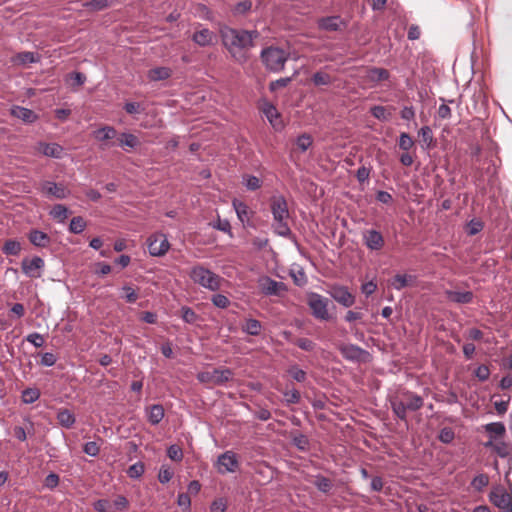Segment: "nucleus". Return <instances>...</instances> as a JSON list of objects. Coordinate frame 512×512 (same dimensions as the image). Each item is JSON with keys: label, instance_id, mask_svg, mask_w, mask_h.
Wrapping results in <instances>:
<instances>
[{"label": "nucleus", "instance_id": "nucleus-11", "mask_svg": "<svg viewBox=\"0 0 512 512\" xmlns=\"http://www.w3.org/2000/svg\"><path fill=\"white\" fill-rule=\"evenodd\" d=\"M148 250L151 256L160 257L170 248L168 238L163 233H155L147 239Z\"/></svg>", "mask_w": 512, "mask_h": 512}, {"label": "nucleus", "instance_id": "nucleus-40", "mask_svg": "<svg viewBox=\"0 0 512 512\" xmlns=\"http://www.w3.org/2000/svg\"><path fill=\"white\" fill-rule=\"evenodd\" d=\"M85 227L86 222L82 217L78 216L71 219L69 230L74 234H79L84 231Z\"/></svg>", "mask_w": 512, "mask_h": 512}, {"label": "nucleus", "instance_id": "nucleus-3", "mask_svg": "<svg viewBox=\"0 0 512 512\" xmlns=\"http://www.w3.org/2000/svg\"><path fill=\"white\" fill-rule=\"evenodd\" d=\"M423 404V398L410 391H403L391 400V408L401 420L407 419V411H417Z\"/></svg>", "mask_w": 512, "mask_h": 512}, {"label": "nucleus", "instance_id": "nucleus-52", "mask_svg": "<svg viewBox=\"0 0 512 512\" xmlns=\"http://www.w3.org/2000/svg\"><path fill=\"white\" fill-rule=\"evenodd\" d=\"M173 474H174L173 471L169 467H166L163 465L160 468V471L158 474V480L162 484L168 483L172 479Z\"/></svg>", "mask_w": 512, "mask_h": 512}, {"label": "nucleus", "instance_id": "nucleus-58", "mask_svg": "<svg viewBox=\"0 0 512 512\" xmlns=\"http://www.w3.org/2000/svg\"><path fill=\"white\" fill-rule=\"evenodd\" d=\"M291 80H292L291 77H285V78H280L275 81H272L269 85V89H270V91L275 92L279 88L286 87L291 82Z\"/></svg>", "mask_w": 512, "mask_h": 512}, {"label": "nucleus", "instance_id": "nucleus-34", "mask_svg": "<svg viewBox=\"0 0 512 512\" xmlns=\"http://www.w3.org/2000/svg\"><path fill=\"white\" fill-rule=\"evenodd\" d=\"M2 251L6 255L17 256L21 251V244L17 240H7L3 245Z\"/></svg>", "mask_w": 512, "mask_h": 512}, {"label": "nucleus", "instance_id": "nucleus-28", "mask_svg": "<svg viewBox=\"0 0 512 512\" xmlns=\"http://www.w3.org/2000/svg\"><path fill=\"white\" fill-rule=\"evenodd\" d=\"M262 325L256 319H247L242 326V331L248 335L258 336L261 333Z\"/></svg>", "mask_w": 512, "mask_h": 512}, {"label": "nucleus", "instance_id": "nucleus-2", "mask_svg": "<svg viewBox=\"0 0 512 512\" xmlns=\"http://www.w3.org/2000/svg\"><path fill=\"white\" fill-rule=\"evenodd\" d=\"M269 205L273 216V231L279 236L290 237L292 235L288 224L290 213L285 197L282 195H273L269 200Z\"/></svg>", "mask_w": 512, "mask_h": 512}, {"label": "nucleus", "instance_id": "nucleus-62", "mask_svg": "<svg viewBox=\"0 0 512 512\" xmlns=\"http://www.w3.org/2000/svg\"><path fill=\"white\" fill-rule=\"evenodd\" d=\"M295 344L302 350L312 351L315 348V343L308 338H299Z\"/></svg>", "mask_w": 512, "mask_h": 512}, {"label": "nucleus", "instance_id": "nucleus-9", "mask_svg": "<svg viewBox=\"0 0 512 512\" xmlns=\"http://www.w3.org/2000/svg\"><path fill=\"white\" fill-rule=\"evenodd\" d=\"M328 299L317 294L311 293L308 298V305L312 311L313 316L319 320H328L330 318L328 312Z\"/></svg>", "mask_w": 512, "mask_h": 512}, {"label": "nucleus", "instance_id": "nucleus-48", "mask_svg": "<svg viewBox=\"0 0 512 512\" xmlns=\"http://www.w3.org/2000/svg\"><path fill=\"white\" fill-rule=\"evenodd\" d=\"M25 339L36 348L42 347L45 343L43 335L37 332L30 333Z\"/></svg>", "mask_w": 512, "mask_h": 512}, {"label": "nucleus", "instance_id": "nucleus-49", "mask_svg": "<svg viewBox=\"0 0 512 512\" xmlns=\"http://www.w3.org/2000/svg\"><path fill=\"white\" fill-rule=\"evenodd\" d=\"M212 303L221 309H225L230 305V300L223 294H214L211 297Z\"/></svg>", "mask_w": 512, "mask_h": 512}, {"label": "nucleus", "instance_id": "nucleus-45", "mask_svg": "<svg viewBox=\"0 0 512 512\" xmlns=\"http://www.w3.org/2000/svg\"><path fill=\"white\" fill-rule=\"evenodd\" d=\"M489 483V478L485 474H479L475 476L471 482L474 489L481 491Z\"/></svg>", "mask_w": 512, "mask_h": 512}, {"label": "nucleus", "instance_id": "nucleus-18", "mask_svg": "<svg viewBox=\"0 0 512 512\" xmlns=\"http://www.w3.org/2000/svg\"><path fill=\"white\" fill-rule=\"evenodd\" d=\"M318 27L325 31H338L345 27V22L339 16H328L318 20Z\"/></svg>", "mask_w": 512, "mask_h": 512}, {"label": "nucleus", "instance_id": "nucleus-43", "mask_svg": "<svg viewBox=\"0 0 512 512\" xmlns=\"http://www.w3.org/2000/svg\"><path fill=\"white\" fill-rule=\"evenodd\" d=\"M144 471V464L142 462H137L128 468L127 474L130 478L137 479L143 475Z\"/></svg>", "mask_w": 512, "mask_h": 512}, {"label": "nucleus", "instance_id": "nucleus-54", "mask_svg": "<svg viewBox=\"0 0 512 512\" xmlns=\"http://www.w3.org/2000/svg\"><path fill=\"white\" fill-rule=\"evenodd\" d=\"M112 505V510H117V511H124L127 509L128 505H129V502L127 500V498L123 495H118L113 504Z\"/></svg>", "mask_w": 512, "mask_h": 512}, {"label": "nucleus", "instance_id": "nucleus-36", "mask_svg": "<svg viewBox=\"0 0 512 512\" xmlns=\"http://www.w3.org/2000/svg\"><path fill=\"white\" fill-rule=\"evenodd\" d=\"M68 208L62 204H56L52 207L50 215L59 222H64L68 216Z\"/></svg>", "mask_w": 512, "mask_h": 512}, {"label": "nucleus", "instance_id": "nucleus-16", "mask_svg": "<svg viewBox=\"0 0 512 512\" xmlns=\"http://www.w3.org/2000/svg\"><path fill=\"white\" fill-rule=\"evenodd\" d=\"M363 241L370 250H381L385 243L382 234L374 229L364 231Z\"/></svg>", "mask_w": 512, "mask_h": 512}, {"label": "nucleus", "instance_id": "nucleus-7", "mask_svg": "<svg viewBox=\"0 0 512 512\" xmlns=\"http://www.w3.org/2000/svg\"><path fill=\"white\" fill-rule=\"evenodd\" d=\"M233 372L228 368L214 369L200 372L197 375L199 382L204 384L224 385L232 379Z\"/></svg>", "mask_w": 512, "mask_h": 512}, {"label": "nucleus", "instance_id": "nucleus-25", "mask_svg": "<svg viewBox=\"0 0 512 512\" xmlns=\"http://www.w3.org/2000/svg\"><path fill=\"white\" fill-rule=\"evenodd\" d=\"M30 242L36 247H46L50 243V237L43 231L31 230L29 233Z\"/></svg>", "mask_w": 512, "mask_h": 512}, {"label": "nucleus", "instance_id": "nucleus-31", "mask_svg": "<svg viewBox=\"0 0 512 512\" xmlns=\"http://www.w3.org/2000/svg\"><path fill=\"white\" fill-rule=\"evenodd\" d=\"M418 135L421 138V143L423 148H431L433 145L434 137L433 132L429 126H423L419 132Z\"/></svg>", "mask_w": 512, "mask_h": 512}, {"label": "nucleus", "instance_id": "nucleus-19", "mask_svg": "<svg viewBox=\"0 0 512 512\" xmlns=\"http://www.w3.org/2000/svg\"><path fill=\"white\" fill-rule=\"evenodd\" d=\"M38 150L45 156L60 159L64 154V148L57 143H38Z\"/></svg>", "mask_w": 512, "mask_h": 512}, {"label": "nucleus", "instance_id": "nucleus-15", "mask_svg": "<svg viewBox=\"0 0 512 512\" xmlns=\"http://www.w3.org/2000/svg\"><path fill=\"white\" fill-rule=\"evenodd\" d=\"M331 297L344 307H351L355 303V297L345 286L336 285L330 290Z\"/></svg>", "mask_w": 512, "mask_h": 512}, {"label": "nucleus", "instance_id": "nucleus-64", "mask_svg": "<svg viewBox=\"0 0 512 512\" xmlns=\"http://www.w3.org/2000/svg\"><path fill=\"white\" fill-rule=\"evenodd\" d=\"M483 228V225L480 221L477 220H471L467 225V233L470 236L476 235L479 233Z\"/></svg>", "mask_w": 512, "mask_h": 512}, {"label": "nucleus", "instance_id": "nucleus-35", "mask_svg": "<svg viewBox=\"0 0 512 512\" xmlns=\"http://www.w3.org/2000/svg\"><path fill=\"white\" fill-rule=\"evenodd\" d=\"M368 79L373 82H380L388 79L389 72L383 68H372L368 71Z\"/></svg>", "mask_w": 512, "mask_h": 512}, {"label": "nucleus", "instance_id": "nucleus-47", "mask_svg": "<svg viewBox=\"0 0 512 512\" xmlns=\"http://www.w3.org/2000/svg\"><path fill=\"white\" fill-rule=\"evenodd\" d=\"M312 81L316 86L329 85L331 83V77L327 73L316 72L312 76Z\"/></svg>", "mask_w": 512, "mask_h": 512}, {"label": "nucleus", "instance_id": "nucleus-44", "mask_svg": "<svg viewBox=\"0 0 512 512\" xmlns=\"http://www.w3.org/2000/svg\"><path fill=\"white\" fill-rule=\"evenodd\" d=\"M371 114L380 121H387L389 119V114L384 106L376 105L371 107Z\"/></svg>", "mask_w": 512, "mask_h": 512}, {"label": "nucleus", "instance_id": "nucleus-10", "mask_svg": "<svg viewBox=\"0 0 512 512\" xmlns=\"http://www.w3.org/2000/svg\"><path fill=\"white\" fill-rule=\"evenodd\" d=\"M258 286L265 296H282L287 291L285 283L276 281L269 276L260 277Z\"/></svg>", "mask_w": 512, "mask_h": 512}, {"label": "nucleus", "instance_id": "nucleus-37", "mask_svg": "<svg viewBox=\"0 0 512 512\" xmlns=\"http://www.w3.org/2000/svg\"><path fill=\"white\" fill-rule=\"evenodd\" d=\"M40 397V391L37 388H27L23 390L21 398L25 404H32Z\"/></svg>", "mask_w": 512, "mask_h": 512}, {"label": "nucleus", "instance_id": "nucleus-22", "mask_svg": "<svg viewBox=\"0 0 512 512\" xmlns=\"http://www.w3.org/2000/svg\"><path fill=\"white\" fill-rule=\"evenodd\" d=\"M40 60V57L35 52L25 51L17 53L11 58V61L15 65L25 66L31 63H36Z\"/></svg>", "mask_w": 512, "mask_h": 512}, {"label": "nucleus", "instance_id": "nucleus-32", "mask_svg": "<svg viewBox=\"0 0 512 512\" xmlns=\"http://www.w3.org/2000/svg\"><path fill=\"white\" fill-rule=\"evenodd\" d=\"M414 280V277L406 274H397L392 279L391 285L396 290H401L408 286L410 282Z\"/></svg>", "mask_w": 512, "mask_h": 512}, {"label": "nucleus", "instance_id": "nucleus-42", "mask_svg": "<svg viewBox=\"0 0 512 512\" xmlns=\"http://www.w3.org/2000/svg\"><path fill=\"white\" fill-rule=\"evenodd\" d=\"M313 143V140H312V137L309 135V134H302L300 135L297 139H296V145H297V148L301 151V152H305L306 150L309 149V147H311Z\"/></svg>", "mask_w": 512, "mask_h": 512}, {"label": "nucleus", "instance_id": "nucleus-27", "mask_svg": "<svg viewBox=\"0 0 512 512\" xmlns=\"http://www.w3.org/2000/svg\"><path fill=\"white\" fill-rule=\"evenodd\" d=\"M171 76V69L168 67H156L148 72V78L151 81L166 80Z\"/></svg>", "mask_w": 512, "mask_h": 512}, {"label": "nucleus", "instance_id": "nucleus-53", "mask_svg": "<svg viewBox=\"0 0 512 512\" xmlns=\"http://www.w3.org/2000/svg\"><path fill=\"white\" fill-rule=\"evenodd\" d=\"M283 396L287 404H296L300 401V393L296 389L283 392Z\"/></svg>", "mask_w": 512, "mask_h": 512}, {"label": "nucleus", "instance_id": "nucleus-20", "mask_svg": "<svg viewBox=\"0 0 512 512\" xmlns=\"http://www.w3.org/2000/svg\"><path fill=\"white\" fill-rule=\"evenodd\" d=\"M11 115L28 124L33 123L38 119V116L34 111L22 106H13L11 108Z\"/></svg>", "mask_w": 512, "mask_h": 512}, {"label": "nucleus", "instance_id": "nucleus-57", "mask_svg": "<svg viewBox=\"0 0 512 512\" xmlns=\"http://www.w3.org/2000/svg\"><path fill=\"white\" fill-rule=\"evenodd\" d=\"M182 319L189 324L195 323L197 320L196 313L189 307H182Z\"/></svg>", "mask_w": 512, "mask_h": 512}, {"label": "nucleus", "instance_id": "nucleus-55", "mask_svg": "<svg viewBox=\"0 0 512 512\" xmlns=\"http://www.w3.org/2000/svg\"><path fill=\"white\" fill-rule=\"evenodd\" d=\"M455 434L451 428L445 427L440 430L439 440L442 443L449 444L453 441Z\"/></svg>", "mask_w": 512, "mask_h": 512}, {"label": "nucleus", "instance_id": "nucleus-39", "mask_svg": "<svg viewBox=\"0 0 512 512\" xmlns=\"http://www.w3.org/2000/svg\"><path fill=\"white\" fill-rule=\"evenodd\" d=\"M398 145L401 150L409 151L415 145V142L408 133L402 132L399 136Z\"/></svg>", "mask_w": 512, "mask_h": 512}, {"label": "nucleus", "instance_id": "nucleus-38", "mask_svg": "<svg viewBox=\"0 0 512 512\" xmlns=\"http://www.w3.org/2000/svg\"><path fill=\"white\" fill-rule=\"evenodd\" d=\"M313 483L323 493H328L333 486L331 480L322 475H317Z\"/></svg>", "mask_w": 512, "mask_h": 512}, {"label": "nucleus", "instance_id": "nucleus-50", "mask_svg": "<svg viewBox=\"0 0 512 512\" xmlns=\"http://www.w3.org/2000/svg\"><path fill=\"white\" fill-rule=\"evenodd\" d=\"M288 373L297 382H304L306 379V372L296 365L290 367Z\"/></svg>", "mask_w": 512, "mask_h": 512}, {"label": "nucleus", "instance_id": "nucleus-33", "mask_svg": "<svg viewBox=\"0 0 512 512\" xmlns=\"http://www.w3.org/2000/svg\"><path fill=\"white\" fill-rule=\"evenodd\" d=\"M118 140L121 147L135 148L139 145L138 138L131 133L120 134Z\"/></svg>", "mask_w": 512, "mask_h": 512}, {"label": "nucleus", "instance_id": "nucleus-51", "mask_svg": "<svg viewBox=\"0 0 512 512\" xmlns=\"http://www.w3.org/2000/svg\"><path fill=\"white\" fill-rule=\"evenodd\" d=\"M167 455L173 461H181L183 458L182 449L178 445H171L167 450Z\"/></svg>", "mask_w": 512, "mask_h": 512}, {"label": "nucleus", "instance_id": "nucleus-4", "mask_svg": "<svg viewBox=\"0 0 512 512\" xmlns=\"http://www.w3.org/2000/svg\"><path fill=\"white\" fill-rule=\"evenodd\" d=\"M189 276L195 284H198L212 292L218 291L224 282V279L220 275L214 273L203 265H196L192 267L189 272Z\"/></svg>", "mask_w": 512, "mask_h": 512}, {"label": "nucleus", "instance_id": "nucleus-21", "mask_svg": "<svg viewBox=\"0 0 512 512\" xmlns=\"http://www.w3.org/2000/svg\"><path fill=\"white\" fill-rule=\"evenodd\" d=\"M445 295L449 301L458 304H467L473 300V293L471 291L446 290Z\"/></svg>", "mask_w": 512, "mask_h": 512}, {"label": "nucleus", "instance_id": "nucleus-5", "mask_svg": "<svg viewBox=\"0 0 512 512\" xmlns=\"http://www.w3.org/2000/svg\"><path fill=\"white\" fill-rule=\"evenodd\" d=\"M262 63L271 72H280L284 69L289 58V52L276 46L264 48L260 54Z\"/></svg>", "mask_w": 512, "mask_h": 512}, {"label": "nucleus", "instance_id": "nucleus-17", "mask_svg": "<svg viewBox=\"0 0 512 512\" xmlns=\"http://www.w3.org/2000/svg\"><path fill=\"white\" fill-rule=\"evenodd\" d=\"M215 39V33L208 28H201L195 31L192 35L193 42L199 45L200 47L212 45Z\"/></svg>", "mask_w": 512, "mask_h": 512}, {"label": "nucleus", "instance_id": "nucleus-6", "mask_svg": "<svg viewBox=\"0 0 512 512\" xmlns=\"http://www.w3.org/2000/svg\"><path fill=\"white\" fill-rule=\"evenodd\" d=\"M338 350L341 355L348 361L358 362V363H366L371 359L370 353L355 345L350 343H342L338 345Z\"/></svg>", "mask_w": 512, "mask_h": 512}, {"label": "nucleus", "instance_id": "nucleus-14", "mask_svg": "<svg viewBox=\"0 0 512 512\" xmlns=\"http://www.w3.org/2000/svg\"><path fill=\"white\" fill-rule=\"evenodd\" d=\"M41 191L47 197L56 199H65L70 195V190L65 185L53 181H44L41 184Z\"/></svg>", "mask_w": 512, "mask_h": 512}, {"label": "nucleus", "instance_id": "nucleus-13", "mask_svg": "<svg viewBox=\"0 0 512 512\" xmlns=\"http://www.w3.org/2000/svg\"><path fill=\"white\" fill-rule=\"evenodd\" d=\"M45 266L44 260L39 256L33 258H24L21 262L22 272L30 278L41 277L42 270Z\"/></svg>", "mask_w": 512, "mask_h": 512}, {"label": "nucleus", "instance_id": "nucleus-12", "mask_svg": "<svg viewBox=\"0 0 512 512\" xmlns=\"http://www.w3.org/2000/svg\"><path fill=\"white\" fill-rule=\"evenodd\" d=\"M490 501L502 512H512V494L503 487H496L491 491Z\"/></svg>", "mask_w": 512, "mask_h": 512}, {"label": "nucleus", "instance_id": "nucleus-1", "mask_svg": "<svg viewBox=\"0 0 512 512\" xmlns=\"http://www.w3.org/2000/svg\"><path fill=\"white\" fill-rule=\"evenodd\" d=\"M220 35L224 47L232 58L243 64L248 60L247 52L254 46V40L258 38L259 33L256 30H238L225 26L220 29Z\"/></svg>", "mask_w": 512, "mask_h": 512}, {"label": "nucleus", "instance_id": "nucleus-30", "mask_svg": "<svg viewBox=\"0 0 512 512\" xmlns=\"http://www.w3.org/2000/svg\"><path fill=\"white\" fill-rule=\"evenodd\" d=\"M233 207L235 209L238 219L242 223H245L246 221L249 220V207L245 203L234 199Z\"/></svg>", "mask_w": 512, "mask_h": 512}, {"label": "nucleus", "instance_id": "nucleus-63", "mask_svg": "<svg viewBox=\"0 0 512 512\" xmlns=\"http://www.w3.org/2000/svg\"><path fill=\"white\" fill-rule=\"evenodd\" d=\"M252 7L251 0H244L239 3H237L234 7V13L235 14H244L247 11H249Z\"/></svg>", "mask_w": 512, "mask_h": 512}, {"label": "nucleus", "instance_id": "nucleus-26", "mask_svg": "<svg viewBox=\"0 0 512 512\" xmlns=\"http://www.w3.org/2000/svg\"><path fill=\"white\" fill-rule=\"evenodd\" d=\"M58 423L64 428H71L76 421L74 414L68 409H60L57 413Z\"/></svg>", "mask_w": 512, "mask_h": 512}, {"label": "nucleus", "instance_id": "nucleus-61", "mask_svg": "<svg viewBox=\"0 0 512 512\" xmlns=\"http://www.w3.org/2000/svg\"><path fill=\"white\" fill-rule=\"evenodd\" d=\"M83 451L89 456L96 457L99 454L100 449L96 442L90 441L84 445Z\"/></svg>", "mask_w": 512, "mask_h": 512}, {"label": "nucleus", "instance_id": "nucleus-41", "mask_svg": "<svg viewBox=\"0 0 512 512\" xmlns=\"http://www.w3.org/2000/svg\"><path fill=\"white\" fill-rule=\"evenodd\" d=\"M485 430L493 436H502L505 434V426L501 422L489 423L485 426Z\"/></svg>", "mask_w": 512, "mask_h": 512}, {"label": "nucleus", "instance_id": "nucleus-59", "mask_svg": "<svg viewBox=\"0 0 512 512\" xmlns=\"http://www.w3.org/2000/svg\"><path fill=\"white\" fill-rule=\"evenodd\" d=\"M73 86H82L86 81V76L81 72H73L68 76Z\"/></svg>", "mask_w": 512, "mask_h": 512}, {"label": "nucleus", "instance_id": "nucleus-29", "mask_svg": "<svg viewBox=\"0 0 512 512\" xmlns=\"http://www.w3.org/2000/svg\"><path fill=\"white\" fill-rule=\"evenodd\" d=\"M93 135L98 141H106L116 136V130L111 126H104L94 131Z\"/></svg>", "mask_w": 512, "mask_h": 512}, {"label": "nucleus", "instance_id": "nucleus-8", "mask_svg": "<svg viewBox=\"0 0 512 512\" xmlns=\"http://www.w3.org/2000/svg\"><path fill=\"white\" fill-rule=\"evenodd\" d=\"M215 467L220 474L235 473L239 468L237 454L231 450L225 451L217 457Z\"/></svg>", "mask_w": 512, "mask_h": 512}, {"label": "nucleus", "instance_id": "nucleus-60", "mask_svg": "<svg viewBox=\"0 0 512 512\" xmlns=\"http://www.w3.org/2000/svg\"><path fill=\"white\" fill-rule=\"evenodd\" d=\"M94 509L98 512H112V505L106 499H100L94 503Z\"/></svg>", "mask_w": 512, "mask_h": 512}, {"label": "nucleus", "instance_id": "nucleus-46", "mask_svg": "<svg viewBox=\"0 0 512 512\" xmlns=\"http://www.w3.org/2000/svg\"><path fill=\"white\" fill-rule=\"evenodd\" d=\"M244 185L248 190L254 191L261 187V181L258 177L253 175L244 176Z\"/></svg>", "mask_w": 512, "mask_h": 512}, {"label": "nucleus", "instance_id": "nucleus-24", "mask_svg": "<svg viewBox=\"0 0 512 512\" xmlns=\"http://www.w3.org/2000/svg\"><path fill=\"white\" fill-rule=\"evenodd\" d=\"M263 114L266 116L270 124L275 128L281 127V121L279 120V113L276 107L270 103H265L263 106Z\"/></svg>", "mask_w": 512, "mask_h": 512}, {"label": "nucleus", "instance_id": "nucleus-23", "mask_svg": "<svg viewBox=\"0 0 512 512\" xmlns=\"http://www.w3.org/2000/svg\"><path fill=\"white\" fill-rule=\"evenodd\" d=\"M146 414L149 423L157 425L164 418V408L160 404H154L146 409Z\"/></svg>", "mask_w": 512, "mask_h": 512}, {"label": "nucleus", "instance_id": "nucleus-56", "mask_svg": "<svg viewBox=\"0 0 512 512\" xmlns=\"http://www.w3.org/2000/svg\"><path fill=\"white\" fill-rule=\"evenodd\" d=\"M293 444L298 449L305 451L309 447V440L305 435L299 434L293 438Z\"/></svg>", "mask_w": 512, "mask_h": 512}]
</instances>
